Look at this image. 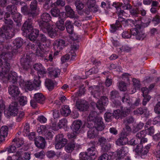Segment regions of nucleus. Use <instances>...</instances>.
I'll use <instances>...</instances> for the list:
<instances>
[{
    "instance_id": "obj_1",
    "label": "nucleus",
    "mask_w": 160,
    "mask_h": 160,
    "mask_svg": "<svg viewBox=\"0 0 160 160\" xmlns=\"http://www.w3.org/2000/svg\"><path fill=\"white\" fill-rule=\"evenodd\" d=\"M12 53L11 52L7 53L2 52L0 55V76L3 78H6L8 80L13 83L17 81L18 76L15 72H9L10 66V60L11 59Z\"/></svg>"
},
{
    "instance_id": "obj_2",
    "label": "nucleus",
    "mask_w": 160,
    "mask_h": 160,
    "mask_svg": "<svg viewBox=\"0 0 160 160\" xmlns=\"http://www.w3.org/2000/svg\"><path fill=\"white\" fill-rule=\"evenodd\" d=\"M15 27L8 28L7 26H3L0 31V51L4 48V43L8 39H11L15 35Z\"/></svg>"
},
{
    "instance_id": "obj_3",
    "label": "nucleus",
    "mask_w": 160,
    "mask_h": 160,
    "mask_svg": "<svg viewBox=\"0 0 160 160\" xmlns=\"http://www.w3.org/2000/svg\"><path fill=\"white\" fill-rule=\"evenodd\" d=\"M28 46L29 49L35 50L36 55L38 56L42 57V52H47L49 50V47H45L44 44L41 43L39 40L36 41L33 44L29 43Z\"/></svg>"
},
{
    "instance_id": "obj_4",
    "label": "nucleus",
    "mask_w": 160,
    "mask_h": 160,
    "mask_svg": "<svg viewBox=\"0 0 160 160\" xmlns=\"http://www.w3.org/2000/svg\"><path fill=\"white\" fill-rule=\"evenodd\" d=\"M7 9L10 14L13 15L12 17L14 22L17 23V26H19L21 25L20 22L22 21V15L19 13L16 12V8L14 5H8Z\"/></svg>"
},
{
    "instance_id": "obj_5",
    "label": "nucleus",
    "mask_w": 160,
    "mask_h": 160,
    "mask_svg": "<svg viewBox=\"0 0 160 160\" xmlns=\"http://www.w3.org/2000/svg\"><path fill=\"white\" fill-rule=\"evenodd\" d=\"M129 151L128 148L126 146L122 147L120 149H118L116 152H113L112 155V160L114 158L116 160H120L123 158L127 155Z\"/></svg>"
},
{
    "instance_id": "obj_6",
    "label": "nucleus",
    "mask_w": 160,
    "mask_h": 160,
    "mask_svg": "<svg viewBox=\"0 0 160 160\" xmlns=\"http://www.w3.org/2000/svg\"><path fill=\"white\" fill-rule=\"evenodd\" d=\"M18 103L14 102L12 103L9 106V109L6 110L4 111V115L7 117L10 116H15L18 114Z\"/></svg>"
},
{
    "instance_id": "obj_7",
    "label": "nucleus",
    "mask_w": 160,
    "mask_h": 160,
    "mask_svg": "<svg viewBox=\"0 0 160 160\" xmlns=\"http://www.w3.org/2000/svg\"><path fill=\"white\" fill-rule=\"evenodd\" d=\"M45 98L42 94L40 93H37L34 95L33 99L31 100L30 104L33 108L37 107V103L43 104L45 100Z\"/></svg>"
},
{
    "instance_id": "obj_8",
    "label": "nucleus",
    "mask_w": 160,
    "mask_h": 160,
    "mask_svg": "<svg viewBox=\"0 0 160 160\" xmlns=\"http://www.w3.org/2000/svg\"><path fill=\"white\" fill-rule=\"evenodd\" d=\"M56 142L55 147L57 149H60L63 147L67 143L68 140L64 138L62 134H59L56 136L55 137Z\"/></svg>"
},
{
    "instance_id": "obj_9",
    "label": "nucleus",
    "mask_w": 160,
    "mask_h": 160,
    "mask_svg": "<svg viewBox=\"0 0 160 160\" xmlns=\"http://www.w3.org/2000/svg\"><path fill=\"white\" fill-rule=\"evenodd\" d=\"M33 18V17L28 16V19L25 21L22 27V30L27 34L33 29L32 22Z\"/></svg>"
},
{
    "instance_id": "obj_10",
    "label": "nucleus",
    "mask_w": 160,
    "mask_h": 160,
    "mask_svg": "<svg viewBox=\"0 0 160 160\" xmlns=\"http://www.w3.org/2000/svg\"><path fill=\"white\" fill-rule=\"evenodd\" d=\"M42 21L39 22L40 29L50 25L48 22L51 20V17L50 15L47 13H44L41 16Z\"/></svg>"
},
{
    "instance_id": "obj_11",
    "label": "nucleus",
    "mask_w": 160,
    "mask_h": 160,
    "mask_svg": "<svg viewBox=\"0 0 160 160\" xmlns=\"http://www.w3.org/2000/svg\"><path fill=\"white\" fill-rule=\"evenodd\" d=\"M80 148V145L72 139L65 147V150L68 153H71L73 150H77Z\"/></svg>"
},
{
    "instance_id": "obj_12",
    "label": "nucleus",
    "mask_w": 160,
    "mask_h": 160,
    "mask_svg": "<svg viewBox=\"0 0 160 160\" xmlns=\"http://www.w3.org/2000/svg\"><path fill=\"white\" fill-rule=\"evenodd\" d=\"M37 1H33L30 5V8L28 10L27 13L28 16L35 17L38 15L37 12Z\"/></svg>"
},
{
    "instance_id": "obj_13",
    "label": "nucleus",
    "mask_w": 160,
    "mask_h": 160,
    "mask_svg": "<svg viewBox=\"0 0 160 160\" xmlns=\"http://www.w3.org/2000/svg\"><path fill=\"white\" fill-rule=\"evenodd\" d=\"M151 146L150 143L148 144L144 147H141L140 146H139L138 145L135 149L134 151L137 154L141 156L144 155L148 153Z\"/></svg>"
},
{
    "instance_id": "obj_14",
    "label": "nucleus",
    "mask_w": 160,
    "mask_h": 160,
    "mask_svg": "<svg viewBox=\"0 0 160 160\" xmlns=\"http://www.w3.org/2000/svg\"><path fill=\"white\" fill-rule=\"evenodd\" d=\"M31 54L26 55V58L22 59L21 62L23 69L27 70L30 67V62L31 61Z\"/></svg>"
},
{
    "instance_id": "obj_15",
    "label": "nucleus",
    "mask_w": 160,
    "mask_h": 160,
    "mask_svg": "<svg viewBox=\"0 0 160 160\" xmlns=\"http://www.w3.org/2000/svg\"><path fill=\"white\" fill-rule=\"evenodd\" d=\"M76 106L77 108L81 111H86L88 108L86 101L81 99H78L76 101Z\"/></svg>"
},
{
    "instance_id": "obj_16",
    "label": "nucleus",
    "mask_w": 160,
    "mask_h": 160,
    "mask_svg": "<svg viewBox=\"0 0 160 160\" xmlns=\"http://www.w3.org/2000/svg\"><path fill=\"white\" fill-rule=\"evenodd\" d=\"M131 33L132 35L135 36L137 39L143 40L146 36L142 32H139L136 28H132L130 29Z\"/></svg>"
},
{
    "instance_id": "obj_17",
    "label": "nucleus",
    "mask_w": 160,
    "mask_h": 160,
    "mask_svg": "<svg viewBox=\"0 0 160 160\" xmlns=\"http://www.w3.org/2000/svg\"><path fill=\"white\" fill-rule=\"evenodd\" d=\"M130 112V110L127 108L123 109L122 108L121 110L117 109L115 110L116 118H118L119 117H125L127 116Z\"/></svg>"
},
{
    "instance_id": "obj_18",
    "label": "nucleus",
    "mask_w": 160,
    "mask_h": 160,
    "mask_svg": "<svg viewBox=\"0 0 160 160\" xmlns=\"http://www.w3.org/2000/svg\"><path fill=\"white\" fill-rule=\"evenodd\" d=\"M34 143L38 148L43 149L45 147L46 142L43 137L39 136L35 139Z\"/></svg>"
},
{
    "instance_id": "obj_19",
    "label": "nucleus",
    "mask_w": 160,
    "mask_h": 160,
    "mask_svg": "<svg viewBox=\"0 0 160 160\" xmlns=\"http://www.w3.org/2000/svg\"><path fill=\"white\" fill-rule=\"evenodd\" d=\"M8 91L9 94L13 97L18 96L20 93V91L19 90L18 87L13 85H10L9 86Z\"/></svg>"
},
{
    "instance_id": "obj_20",
    "label": "nucleus",
    "mask_w": 160,
    "mask_h": 160,
    "mask_svg": "<svg viewBox=\"0 0 160 160\" xmlns=\"http://www.w3.org/2000/svg\"><path fill=\"white\" fill-rule=\"evenodd\" d=\"M146 134V132L145 130H142L136 134V136L139 141V142L141 144H142L147 142L148 139L147 138H145Z\"/></svg>"
},
{
    "instance_id": "obj_21",
    "label": "nucleus",
    "mask_w": 160,
    "mask_h": 160,
    "mask_svg": "<svg viewBox=\"0 0 160 160\" xmlns=\"http://www.w3.org/2000/svg\"><path fill=\"white\" fill-rule=\"evenodd\" d=\"M10 16V13L9 12H8L5 13L4 18V22L5 25L4 26H7L8 28L15 27V25L13 21L11 19L8 18Z\"/></svg>"
},
{
    "instance_id": "obj_22",
    "label": "nucleus",
    "mask_w": 160,
    "mask_h": 160,
    "mask_svg": "<svg viewBox=\"0 0 160 160\" xmlns=\"http://www.w3.org/2000/svg\"><path fill=\"white\" fill-rule=\"evenodd\" d=\"M41 29L44 32H48L52 37H55L57 35L56 30L53 29L50 25L44 28L42 27V28Z\"/></svg>"
},
{
    "instance_id": "obj_23",
    "label": "nucleus",
    "mask_w": 160,
    "mask_h": 160,
    "mask_svg": "<svg viewBox=\"0 0 160 160\" xmlns=\"http://www.w3.org/2000/svg\"><path fill=\"white\" fill-rule=\"evenodd\" d=\"M91 147H90L87 150V152H86L88 155L89 158H91L92 159H94L96 158V152L95 151V148L94 145L92 143ZM91 146L90 144L89 145Z\"/></svg>"
},
{
    "instance_id": "obj_24",
    "label": "nucleus",
    "mask_w": 160,
    "mask_h": 160,
    "mask_svg": "<svg viewBox=\"0 0 160 160\" xmlns=\"http://www.w3.org/2000/svg\"><path fill=\"white\" fill-rule=\"evenodd\" d=\"M87 127L89 128L87 133L88 138H95L97 135V132L96 130V128L93 127L91 125H88Z\"/></svg>"
},
{
    "instance_id": "obj_25",
    "label": "nucleus",
    "mask_w": 160,
    "mask_h": 160,
    "mask_svg": "<svg viewBox=\"0 0 160 160\" xmlns=\"http://www.w3.org/2000/svg\"><path fill=\"white\" fill-rule=\"evenodd\" d=\"M65 41L62 39H58L56 40L53 43L54 49L62 50L65 46Z\"/></svg>"
},
{
    "instance_id": "obj_26",
    "label": "nucleus",
    "mask_w": 160,
    "mask_h": 160,
    "mask_svg": "<svg viewBox=\"0 0 160 160\" xmlns=\"http://www.w3.org/2000/svg\"><path fill=\"white\" fill-rule=\"evenodd\" d=\"M66 14L68 17L71 18H77L78 16L74 13V12L72 8L69 5L65 7Z\"/></svg>"
},
{
    "instance_id": "obj_27",
    "label": "nucleus",
    "mask_w": 160,
    "mask_h": 160,
    "mask_svg": "<svg viewBox=\"0 0 160 160\" xmlns=\"http://www.w3.org/2000/svg\"><path fill=\"white\" fill-rule=\"evenodd\" d=\"M97 120V122H94V126L92 127L96 128L97 131L103 130L104 128V125L103 122L101 121V119L100 118Z\"/></svg>"
},
{
    "instance_id": "obj_28",
    "label": "nucleus",
    "mask_w": 160,
    "mask_h": 160,
    "mask_svg": "<svg viewBox=\"0 0 160 160\" xmlns=\"http://www.w3.org/2000/svg\"><path fill=\"white\" fill-rule=\"evenodd\" d=\"M96 113L95 112H92L90 113L87 119L88 125L91 124L93 125L94 122H97V119L100 118L99 117H96Z\"/></svg>"
},
{
    "instance_id": "obj_29",
    "label": "nucleus",
    "mask_w": 160,
    "mask_h": 160,
    "mask_svg": "<svg viewBox=\"0 0 160 160\" xmlns=\"http://www.w3.org/2000/svg\"><path fill=\"white\" fill-rule=\"evenodd\" d=\"M39 31L35 28H33L29 32V38L32 41H35L39 35Z\"/></svg>"
},
{
    "instance_id": "obj_30",
    "label": "nucleus",
    "mask_w": 160,
    "mask_h": 160,
    "mask_svg": "<svg viewBox=\"0 0 160 160\" xmlns=\"http://www.w3.org/2000/svg\"><path fill=\"white\" fill-rule=\"evenodd\" d=\"M49 74L52 76H53L55 78L58 77L60 75L61 70L58 68H53L52 67H49L48 69Z\"/></svg>"
},
{
    "instance_id": "obj_31",
    "label": "nucleus",
    "mask_w": 160,
    "mask_h": 160,
    "mask_svg": "<svg viewBox=\"0 0 160 160\" xmlns=\"http://www.w3.org/2000/svg\"><path fill=\"white\" fill-rule=\"evenodd\" d=\"M65 26L67 32L70 34H72L74 32V27L72 22L69 20L67 21L65 23Z\"/></svg>"
},
{
    "instance_id": "obj_32",
    "label": "nucleus",
    "mask_w": 160,
    "mask_h": 160,
    "mask_svg": "<svg viewBox=\"0 0 160 160\" xmlns=\"http://www.w3.org/2000/svg\"><path fill=\"white\" fill-rule=\"evenodd\" d=\"M87 5L90 10L93 12H95L98 11V7L95 4L93 1H88L87 2Z\"/></svg>"
},
{
    "instance_id": "obj_33",
    "label": "nucleus",
    "mask_w": 160,
    "mask_h": 160,
    "mask_svg": "<svg viewBox=\"0 0 160 160\" xmlns=\"http://www.w3.org/2000/svg\"><path fill=\"white\" fill-rule=\"evenodd\" d=\"M71 112V110L68 106L63 105L61 110V114L64 116H67Z\"/></svg>"
},
{
    "instance_id": "obj_34",
    "label": "nucleus",
    "mask_w": 160,
    "mask_h": 160,
    "mask_svg": "<svg viewBox=\"0 0 160 160\" xmlns=\"http://www.w3.org/2000/svg\"><path fill=\"white\" fill-rule=\"evenodd\" d=\"M12 142L14 143V145H15L17 148L21 147L24 143V141L22 138H15Z\"/></svg>"
},
{
    "instance_id": "obj_35",
    "label": "nucleus",
    "mask_w": 160,
    "mask_h": 160,
    "mask_svg": "<svg viewBox=\"0 0 160 160\" xmlns=\"http://www.w3.org/2000/svg\"><path fill=\"white\" fill-rule=\"evenodd\" d=\"M82 125V122L80 120L74 121L73 122V129L75 132L78 131Z\"/></svg>"
},
{
    "instance_id": "obj_36",
    "label": "nucleus",
    "mask_w": 160,
    "mask_h": 160,
    "mask_svg": "<svg viewBox=\"0 0 160 160\" xmlns=\"http://www.w3.org/2000/svg\"><path fill=\"white\" fill-rule=\"evenodd\" d=\"M133 82V85L135 89L133 90V92H136V90H139L141 87L140 81L136 79L133 78L132 80Z\"/></svg>"
},
{
    "instance_id": "obj_37",
    "label": "nucleus",
    "mask_w": 160,
    "mask_h": 160,
    "mask_svg": "<svg viewBox=\"0 0 160 160\" xmlns=\"http://www.w3.org/2000/svg\"><path fill=\"white\" fill-rule=\"evenodd\" d=\"M128 141V138L124 137H122L118 138L116 141V143L118 145H125Z\"/></svg>"
},
{
    "instance_id": "obj_38",
    "label": "nucleus",
    "mask_w": 160,
    "mask_h": 160,
    "mask_svg": "<svg viewBox=\"0 0 160 160\" xmlns=\"http://www.w3.org/2000/svg\"><path fill=\"white\" fill-rule=\"evenodd\" d=\"M129 10L130 14L133 16L138 17L140 12L138 8L132 7V6Z\"/></svg>"
},
{
    "instance_id": "obj_39",
    "label": "nucleus",
    "mask_w": 160,
    "mask_h": 160,
    "mask_svg": "<svg viewBox=\"0 0 160 160\" xmlns=\"http://www.w3.org/2000/svg\"><path fill=\"white\" fill-rule=\"evenodd\" d=\"M45 85L49 91L52 90L54 87L52 81L49 79H47L46 80Z\"/></svg>"
},
{
    "instance_id": "obj_40",
    "label": "nucleus",
    "mask_w": 160,
    "mask_h": 160,
    "mask_svg": "<svg viewBox=\"0 0 160 160\" xmlns=\"http://www.w3.org/2000/svg\"><path fill=\"white\" fill-rule=\"evenodd\" d=\"M8 128L7 126H2L0 129V134L3 137H7L8 133Z\"/></svg>"
},
{
    "instance_id": "obj_41",
    "label": "nucleus",
    "mask_w": 160,
    "mask_h": 160,
    "mask_svg": "<svg viewBox=\"0 0 160 160\" xmlns=\"http://www.w3.org/2000/svg\"><path fill=\"white\" fill-rule=\"evenodd\" d=\"M23 85L25 88L30 91L32 90L34 87L33 83L29 81L24 82Z\"/></svg>"
},
{
    "instance_id": "obj_42",
    "label": "nucleus",
    "mask_w": 160,
    "mask_h": 160,
    "mask_svg": "<svg viewBox=\"0 0 160 160\" xmlns=\"http://www.w3.org/2000/svg\"><path fill=\"white\" fill-rule=\"evenodd\" d=\"M148 109L146 108H144L143 109L140 108L135 110L133 111L134 114L135 115L142 114L143 113L147 112Z\"/></svg>"
},
{
    "instance_id": "obj_43",
    "label": "nucleus",
    "mask_w": 160,
    "mask_h": 160,
    "mask_svg": "<svg viewBox=\"0 0 160 160\" xmlns=\"http://www.w3.org/2000/svg\"><path fill=\"white\" fill-rule=\"evenodd\" d=\"M23 43V40L21 38H16L13 41V44L17 48H19Z\"/></svg>"
},
{
    "instance_id": "obj_44",
    "label": "nucleus",
    "mask_w": 160,
    "mask_h": 160,
    "mask_svg": "<svg viewBox=\"0 0 160 160\" xmlns=\"http://www.w3.org/2000/svg\"><path fill=\"white\" fill-rule=\"evenodd\" d=\"M115 111L113 113L110 112H107L104 115L105 119L107 121H109L112 118L115 117L116 118V116L115 115Z\"/></svg>"
},
{
    "instance_id": "obj_45",
    "label": "nucleus",
    "mask_w": 160,
    "mask_h": 160,
    "mask_svg": "<svg viewBox=\"0 0 160 160\" xmlns=\"http://www.w3.org/2000/svg\"><path fill=\"white\" fill-rule=\"evenodd\" d=\"M75 4L77 9L82 10L84 5L82 1H76Z\"/></svg>"
},
{
    "instance_id": "obj_46",
    "label": "nucleus",
    "mask_w": 160,
    "mask_h": 160,
    "mask_svg": "<svg viewBox=\"0 0 160 160\" xmlns=\"http://www.w3.org/2000/svg\"><path fill=\"white\" fill-rule=\"evenodd\" d=\"M112 160V156L104 153L101 155L98 158V160Z\"/></svg>"
},
{
    "instance_id": "obj_47",
    "label": "nucleus",
    "mask_w": 160,
    "mask_h": 160,
    "mask_svg": "<svg viewBox=\"0 0 160 160\" xmlns=\"http://www.w3.org/2000/svg\"><path fill=\"white\" fill-rule=\"evenodd\" d=\"M119 94L118 91L113 90L110 92V98L111 99H114L119 97Z\"/></svg>"
},
{
    "instance_id": "obj_48",
    "label": "nucleus",
    "mask_w": 160,
    "mask_h": 160,
    "mask_svg": "<svg viewBox=\"0 0 160 160\" xmlns=\"http://www.w3.org/2000/svg\"><path fill=\"white\" fill-rule=\"evenodd\" d=\"M45 152L43 150H42L40 152H37L34 154L35 157L38 158L42 159L44 158L45 156Z\"/></svg>"
},
{
    "instance_id": "obj_49",
    "label": "nucleus",
    "mask_w": 160,
    "mask_h": 160,
    "mask_svg": "<svg viewBox=\"0 0 160 160\" xmlns=\"http://www.w3.org/2000/svg\"><path fill=\"white\" fill-rule=\"evenodd\" d=\"M51 14L52 16L58 17L59 16L60 11L59 9L57 8L52 9L51 10Z\"/></svg>"
},
{
    "instance_id": "obj_50",
    "label": "nucleus",
    "mask_w": 160,
    "mask_h": 160,
    "mask_svg": "<svg viewBox=\"0 0 160 160\" xmlns=\"http://www.w3.org/2000/svg\"><path fill=\"white\" fill-rule=\"evenodd\" d=\"M49 50H50V49L49 48ZM49 51H48L47 52H48L47 55L45 59L47 61H49L50 62H52V61L53 59L54 58V56H53V52H49Z\"/></svg>"
},
{
    "instance_id": "obj_51",
    "label": "nucleus",
    "mask_w": 160,
    "mask_h": 160,
    "mask_svg": "<svg viewBox=\"0 0 160 160\" xmlns=\"http://www.w3.org/2000/svg\"><path fill=\"white\" fill-rule=\"evenodd\" d=\"M19 102L21 105L23 106L27 102V98L26 96H22L19 97Z\"/></svg>"
},
{
    "instance_id": "obj_52",
    "label": "nucleus",
    "mask_w": 160,
    "mask_h": 160,
    "mask_svg": "<svg viewBox=\"0 0 160 160\" xmlns=\"http://www.w3.org/2000/svg\"><path fill=\"white\" fill-rule=\"evenodd\" d=\"M118 88L121 91H125L127 90L126 83L122 81H120L119 82Z\"/></svg>"
},
{
    "instance_id": "obj_53",
    "label": "nucleus",
    "mask_w": 160,
    "mask_h": 160,
    "mask_svg": "<svg viewBox=\"0 0 160 160\" xmlns=\"http://www.w3.org/2000/svg\"><path fill=\"white\" fill-rule=\"evenodd\" d=\"M102 150L104 152H108L110 150L111 145L109 143H106L101 147Z\"/></svg>"
},
{
    "instance_id": "obj_54",
    "label": "nucleus",
    "mask_w": 160,
    "mask_h": 160,
    "mask_svg": "<svg viewBox=\"0 0 160 160\" xmlns=\"http://www.w3.org/2000/svg\"><path fill=\"white\" fill-rule=\"evenodd\" d=\"M54 133L53 131H48L45 133L46 138L48 140H51L52 138Z\"/></svg>"
},
{
    "instance_id": "obj_55",
    "label": "nucleus",
    "mask_w": 160,
    "mask_h": 160,
    "mask_svg": "<svg viewBox=\"0 0 160 160\" xmlns=\"http://www.w3.org/2000/svg\"><path fill=\"white\" fill-rule=\"evenodd\" d=\"M98 88L97 87L95 88V90L92 91L91 93L93 96L96 98H98L100 97L101 94V92L98 91Z\"/></svg>"
},
{
    "instance_id": "obj_56",
    "label": "nucleus",
    "mask_w": 160,
    "mask_h": 160,
    "mask_svg": "<svg viewBox=\"0 0 160 160\" xmlns=\"http://www.w3.org/2000/svg\"><path fill=\"white\" fill-rule=\"evenodd\" d=\"M79 156L80 160H87L89 158L86 152H81Z\"/></svg>"
},
{
    "instance_id": "obj_57",
    "label": "nucleus",
    "mask_w": 160,
    "mask_h": 160,
    "mask_svg": "<svg viewBox=\"0 0 160 160\" xmlns=\"http://www.w3.org/2000/svg\"><path fill=\"white\" fill-rule=\"evenodd\" d=\"M67 120L66 119L63 118L59 121L58 123V126L59 128H62L66 125Z\"/></svg>"
},
{
    "instance_id": "obj_58",
    "label": "nucleus",
    "mask_w": 160,
    "mask_h": 160,
    "mask_svg": "<svg viewBox=\"0 0 160 160\" xmlns=\"http://www.w3.org/2000/svg\"><path fill=\"white\" fill-rule=\"evenodd\" d=\"M144 126V124L142 123H140L135 127H134L133 129V132L135 133L139 130L142 129Z\"/></svg>"
},
{
    "instance_id": "obj_59",
    "label": "nucleus",
    "mask_w": 160,
    "mask_h": 160,
    "mask_svg": "<svg viewBox=\"0 0 160 160\" xmlns=\"http://www.w3.org/2000/svg\"><path fill=\"white\" fill-rule=\"evenodd\" d=\"M25 151V149L23 148H22L21 149H19L13 155L14 156L17 157L18 158L21 157L24 151Z\"/></svg>"
},
{
    "instance_id": "obj_60",
    "label": "nucleus",
    "mask_w": 160,
    "mask_h": 160,
    "mask_svg": "<svg viewBox=\"0 0 160 160\" xmlns=\"http://www.w3.org/2000/svg\"><path fill=\"white\" fill-rule=\"evenodd\" d=\"M29 126L28 123H26L23 132L24 133V135L27 136L29 133Z\"/></svg>"
},
{
    "instance_id": "obj_61",
    "label": "nucleus",
    "mask_w": 160,
    "mask_h": 160,
    "mask_svg": "<svg viewBox=\"0 0 160 160\" xmlns=\"http://www.w3.org/2000/svg\"><path fill=\"white\" fill-rule=\"evenodd\" d=\"M120 7H122V8L124 9L128 10L131 6L128 2H125L123 3H120Z\"/></svg>"
},
{
    "instance_id": "obj_62",
    "label": "nucleus",
    "mask_w": 160,
    "mask_h": 160,
    "mask_svg": "<svg viewBox=\"0 0 160 160\" xmlns=\"http://www.w3.org/2000/svg\"><path fill=\"white\" fill-rule=\"evenodd\" d=\"M71 49L70 51V53H72L74 52L75 50H77L79 48V45L77 43H73L71 45Z\"/></svg>"
},
{
    "instance_id": "obj_63",
    "label": "nucleus",
    "mask_w": 160,
    "mask_h": 160,
    "mask_svg": "<svg viewBox=\"0 0 160 160\" xmlns=\"http://www.w3.org/2000/svg\"><path fill=\"white\" fill-rule=\"evenodd\" d=\"M132 34L131 33V31L130 32H129L128 31H124L122 33V37L123 38H130Z\"/></svg>"
},
{
    "instance_id": "obj_64",
    "label": "nucleus",
    "mask_w": 160,
    "mask_h": 160,
    "mask_svg": "<svg viewBox=\"0 0 160 160\" xmlns=\"http://www.w3.org/2000/svg\"><path fill=\"white\" fill-rule=\"evenodd\" d=\"M17 148L15 145H12L7 148L8 151L9 153L14 152L16 151Z\"/></svg>"
}]
</instances>
